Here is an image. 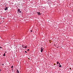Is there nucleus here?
Segmentation results:
<instances>
[{"instance_id":"obj_1","label":"nucleus","mask_w":73,"mask_h":73,"mask_svg":"<svg viewBox=\"0 0 73 73\" xmlns=\"http://www.w3.org/2000/svg\"><path fill=\"white\" fill-rule=\"evenodd\" d=\"M43 48H42V47L41 48H40V52H42L43 51Z\"/></svg>"},{"instance_id":"obj_2","label":"nucleus","mask_w":73,"mask_h":73,"mask_svg":"<svg viewBox=\"0 0 73 73\" xmlns=\"http://www.w3.org/2000/svg\"><path fill=\"white\" fill-rule=\"evenodd\" d=\"M18 12L19 13H21V11H20V9H18Z\"/></svg>"},{"instance_id":"obj_3","label":"nucleus","mask_w":73,"mask_h":73,"mask_svg":"<svg viewBox=\"0 0 73 73\" xmlns=\"http://www.w3.org/2000/svg\"><path fill=\"white\" fill-rule=\"evenodd\" d=\"M5 11H6V10H8V8L7 7H6V8H5Z\"/></svg>"},{"instance_id":"obj_4","label":"nucleus","mask_w":73,"mask_h":73,"mask_svg":"<svg viewBox=\"0 0 73 73\" xmlns=\"http://www.w3.org/2000/svg\"><path fill=\"white\" fill-rule=\"evenodd\" d=\"M17 73H19V70H18L17 69Z\"/></svg>"},{"instance_id":"obj_5","label":"nucleus","mask_w":73,"mask_h":73,"mask_svg":"<svg viewBox=\"0 0 73 73\" xmlns=\"http://www.w3.org/2000/svg\"><path fill=\"white\" fill-rule=\"evenodd\" d=\"M38 15H40V12H38Z\"/></svg>"},{"instance_id":"obj_6","label":"nucleus","mask_w":73,"mask_h":73,"mask_svg":"<svg viewBox=\"0 0 73 73\" xmlns=\"http://www.w3.org/2000/svg\"><path fill=\"white\" fill-rule=\"evenodd\" d=\"M59 67H60V68H61L62 66H61V65H59Z\"/></svg>"},{"instance_id":"obj_7","label":"nucleus","mask_w":73,"mask_h":73,"mask_svg":"<svg viewBox=\"0 0 73 73\" xmlns=\"http://www.w3.org/2000/svg\"><path fill=\"white\" fill-rule=\"evenodd\" d=\"M27 48V46H25V48Z\"/></svg>"},{"instance_id":"obj_8","label":"nucleus","mask_w":73,"mask_h":73,"mask_svg":"<svg viewBox=\"0 0 73 73\" xmlns=\"http://www.w3.org/2000/svg\"><path fill=\"white\" fill-rule=\"evenodd\" d=\"M5 53H4V54L3 55V56H5Z\"/></svg>"},{"instance_id":"obj_9","label":"nucleus","mask_w":73,"mask_h":73,"mask_svg":"<svg viewBox=\"0 0 73 73\" xmlns=\"http://www.w3.org/2000/svg\"><path fill=\"white\" fill-rule=\"evenodd\" d=\"M58 63H59V62H57V64H58Z\"/></svg>"},{"instance_id":"obj_10","label":"nucleus","mask_w":73,"mask_h":73,"mask_svg":"<svg viewBox=\"0 0 73 73\" xmlns=\"http://www.w3.org/2000/svg\"><path fill=\"white\" fill-rule=\"evenodd\" d=\"M13 68V66H12L11 67V68Z\"/></svg>"},{"instance_id":"obj_11","label":"nucleus","mask_w":73,"mask_h":73,"mask_svg":"<svg viewBox=\"0 0 73 73\" xmlns=\"http://www.w3.org/2000/svg\"><path fill=\"white\" fill-rule=\"evenodd\" d=\"M29 49H28L27 50V51H29Z\"/></svg>"},{"instance_id":"obj_12","label":"nucleus","mask_w":73,"mask_h":73,"mask_svg":"<svg viewBox=\"0 0 73 73\" xmlns=\"http://www.w3.org/2000/svg\"><path fill=\"white\" fill-rule=\"evenodd\" d=\"M54 65H56V64H55V63L54 64Z\"/></svg>"},{"instance_id":"obj_13","label":"nucleus","mask_w":73,"mask_h":73,"mask_svg":"<svg viewBox=\"0 0 73 73\" xmlns=\"http://www.w3.org/2000/svg\"><path fill=\"white\" fill-rule=\"evenodd\" d=\"M31 32H32V30H31Z\"/></svg>"},{"instance_id":"obj_14","label":"nucleus","mask_w":73,"mask_h":73,"mask_svg":"<svg viewBox=\"0 0 73 73\" xmlns=\"http://www.w3.org/2000/svg\"><path fill=\"white\" fill-rule=\"evenodd\" d=\"M25 53H27V51H25Z\"/></svg>"},{"instance_id":"obj_15","label":"nucleus","mask_w":73,"mask_h":73,"mask_svg":"<svg viewBox=\"0 0 73 73\" xmlns=\"http://www.w3.org/2000/svg\"><path fill=\"white\" fill-rule=\"evenodd\" d=\"M59 65H60V63H59Z\"/></svg>"},{"instance_id":"obj_16","label":"nucleus","mask_w":73,"mask_h":73,"mask_svg":"<svg viewBox=\"0 0 73 73\" xmlns=\"http://www.w3.org/2000/svg\"><path fill=\"white\" fill-rule=\"evenodd\" d=\"M0 48H1V47H0Z\"/></svg>"},{"instance_id":"obj_17","label":"nucleus","mask_w":73,"mask_h":73,"mask_svg":"<svg viewBox=\"0 0 73 73\" xmlns=\"http://www.w3.org/2000/svg\"><path fill=\"white\" fill-rule=\"evenodd\" d=\"M2 65H4V64H3Z\"/></svg>"},{"instance_id":"obj_18","label":"nucleus","mask_w":73,"mask_h":73,"mask_svg":"<svg viewBox=\"0 0 73 73\" xmlns=\"http://www.w3.org/2000/svg\"><path fill=\"white\" fill-rule=\"evenodd\" d=\"M29 60L30 59L29 58H28Z\"/></svg>"},{"instance_id":"obj_19","label":"nucleus","mask_w":73,"mask_h":73,"mask_svg":"<svg viewBox=\"0 0 73 73\" xmlns=\"http://www.w3.org/2000/svg\"><path fill=\"white\" fill-rule=\"evenodd\" d=\"M70 69H71V68H70Z\"/></svg>"},{"instance_id":"obj_20","label":"nucleus","mask_w":73,"mask_h":73,"mask_svg":"<svg viewBox=\"0 0 73 73\" xmlns=\"http://www.w3.org/2000/svg\"><path fill=\"white\" fill-rule=\"evenodd\" d=\"M3 19H4V18H3Z\"/></svg>"},{"instance_id":"obj_21","label":"nucleus","mask_w":73,"mask_h":73,"mask_svg":"<svg viewBox=\"0 0 73 73\" xmlns=\"http://www.w3.org/2000/svg\"><path fill=\"white\" fill-rule=\"evenodd\" d=\"M5 53H7V52H5Z\"/></svg>"},{"instance_id":"obj_22","label":"nucleus","mask_w":73,"mask_h":73,"mask_svg":"<svg viewBox=\"0 0 73 73\" xmlns=\"http://www.w3.org/2000/svg\"><path fill=\"white\" fill-rule=\"evenodd\" d=\"M37 13H38V12H37Z\"/></svg>"},{"instance_id":"obj_23","label":"nucleus","mask_w":73,"mask_h":73,"mask_svg":"<svg viewBox=\"0 0 73 73\" xmlns=\"http://www.w3.org/2000/svg\"><path fill=\"white\" fill-rule=\"evenodd\" d=\"M12 70H13V68L12 69Z\"/></svg>"},{"instance_id":"obj_24","label":"nucleus","mask_w":73,"mask_h":73,"mask_svg":"<svg viewBox=\"0 0 73 73\" xmlns=\"http://www.w3.org/2000/svg\"><path fill=\"white\" fill-rule=\"evenodd\" d=\"M0 71H1V70H0Z\"/></svg>"},{"instance_id":"obj_25","label":"nucleus","mask_w":73,"mask_h":73,"mask_svg":"<svg viewBox=\"0 0 73 73\" xmlns=\"http://www.w3.org/2000/svg\"><path fill=\"white\" fill-rule=\"evenodd\" d=\"M5 7H6V6H5Z\"/></svg>"}]
</instances>
